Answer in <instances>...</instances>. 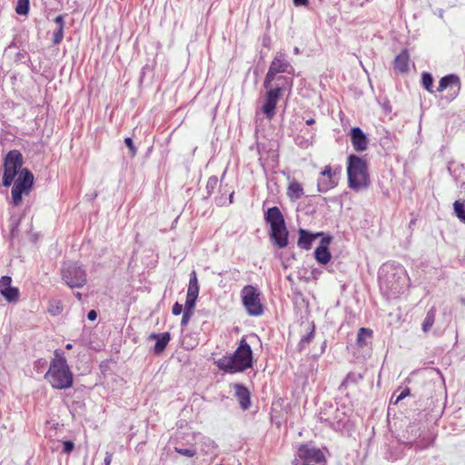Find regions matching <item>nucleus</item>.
Masks as SVG:
<instances>
[{
	"mask_svg": "<svg viewBox=\"0 0 465 465\" xmlns=\"http://www.w3.org/2000/svg\"><path fill=\"white\" fill-rule=\"evenodd\" d=\"M12 279L9 276H2L0 279V293L9 302H16L19 298L17 288L11 286Z\"/></svg>",
	"mask_w": 465,
	"mask_h": 465,
	"instance_id": "14",
	"label": "nucleus"
},
{
	"mask_svg": "<svg viewBox=\"0 0 465 465\" xmlns=\"http://www.w3.org/2000/svg\"><path fill=\"white\" fill-rule=\"evenodd\" d=\"M293 4L295 6H308L309 0H293Z\"/></svg>",
	"mask_w": 465,
	"mask_h": 465,
	"instance_id": "41",
	"label": "nucleus"
},
{
	"mask_svg": "<svg viewBox=\"0 0 465 465\" xmlns=\"http://www.w3.org/2000/svg\"><path fill=\"white\" fill-rule=\"evenodd\" d=\"M54 23L57 25V27L61 26V28H64V16L63 15L56 16L54 18Z\"/></svg>",
	"mask_w": 465,
	"mask_h": 465,
	"instance_id": "40",
	"label": "nucleus"
},
{
	"mask_svg": "<svg viewBox=\"0 0 465 465\" xmlns=\"http://www.w3.org/2000/svg\"><path fill=\"white\" fill-rule=\"evenodd\" d=\"M330 238H324L322 240L321 245L314 251L315 259L321 264H326L331 260V253L328 250V244L330 243Z\"/></svg>",
	"mask_w": 465,
	"mask_h": 465,
	"instance_id": "16",
	"label": "nucleus"
},
{
	"mask_svg": "<svg viewBox=\"0 0 465 465\" xmlns=\"http://www.w3.org/2000/svg\"><path fill=\"white\" fill-rule=\"evenodd\" d=\"M338 184L336 172L330 165H326L317 181V188L320 193H327Z\"/></svg>",
	"mask_w": 465,
	"mask_h": 465,
	"instance_id": "12",
	"label": "nucleus"
},
{
	"mask_svg": "<svg viewBox=\"0 0 465 465\" xmlns=\"http://www.w3.org/2000/svg\"><path fill=\"white\" fill-rule=\"evenodd\" d=\"M294 72L293 67L286 58V54L282 52H279L272 61L269 70L265 75L263 82L264 88H269L272 81L276 79V75L281 73L292 74Z\"/></svg>",
	"mask_w": 465,
	"mask_h": 465,
	"instance_id": "9",
	"label": "nucleus"
},
{
	"mask_svg": "<svg viewBox=\"0 0 465 465\" xmlns=\"http://www.w3.org/2000/svg\"><path fill=\"white\" fill-rule=\"evenodd\" d=\"M74 448V444L71 440H66L64 442V452L70 453Z\"/></svg>",
	"mask_w": 465,
	"mask_h": 465,
	"instance_id": "37",
	"label": "nucleus"
},
{
	"mask_svg": "<svg viewBox=\"0 0 465 465\" xmlns=\"http://www.w3.org/2000/svg\"><path fill=\"white\" fill-rule=\"evenodd\" d=\"M299 234L298 246L304 250H309L312 246V241L318 236V234L312 235L309 233L304 229H300Z\"/></svg>",
	"mask_w": 465,
	"mask_h": 465,
	"instance_id": "19",
	"label": "nucleus"
},
{
	"mask_svg": "<svg viewBox=\"0 0 465 465\" xmlns=\"http://www.w3.org/2000/svg\"><path fill=\"white\" fill-rule=\"evenodd\" d=\"M183 343L185 344L186 349H189V348H193V344H190V345H189V344H187L185 340L183 341Z\"/></svg>",
	"mask_w": 465,
	"mask_h": 465,
	"instance_id": "46",
	"label": "nucleus"
},
{
	"mask_svg": "<svg viewBox=\"0 0 465 465\" xmlns=\"http://www.w3.org/2000/svg\"><path fill=\"white\" fill-rule=\"evenodd\" d=\"M264 219L271 226L270 236L272 242L281 249L288 245V231L283 215L278 207L269 208Z\"/></svg>",
	"mask_w": 465,
	"mask_h": 465,
	"instance_id": "6",
	"label": "nucleus"
},
{
	"mask_svg": "<svg viewBox=\"0 0 465 465\" xmlns=\"http://www.w3.org/2000/svg\"><path fill=\"white\" fill-rule=\"evenodd\" d=\"M448 87H450V90H452V93L450 94V100H453L459 94L461 87L460 80L458 75L451 74L442 77L440 80L437 91L439 93H441Z\"/></svg>",
	"mask_w": 465,
	"mask_h": 465,
	"instance_id": "13",
	"label": "nucleus"
},
{
	"mask_svg": "<svg viewBox=\"0 0 465 465\" xmlns=\"http://www.w3.org/2000/svg\"><path fill=\"white\" fill-rule=\"evenodd\" d=\"M464 303H465V301H464Z\"/></svg>",
	"mask_w": 465,
	"mask_h": 465,
	"instance_id": "50",
	"label": "nucleus"
},
{
	"mask_svg": "<svg viewBox=\"0 0 465 465\" xmlns=\"http://www.w3.org/2000/svg\"><path fill=\"white\" fill-rule=\"evenodd\" d=\"M76 298L81 301L82 300V294L80 292L75 293Z\"/></svg>",
	"mask_w": 465,
	"mask_h": 465,
	"instance_id": "47",
	"label": "nucleus"
},
{
	"mask_svg": "<svg viewBox=\"0 0 465 465\" xmlns=\"http://www.w3.org/2000/svg\"><path fill=\"white\" fill-rule=\"evenodd\" d=\"M313 334H314V326L312 325L311 331H310L307 335H305V336H303V337L302 338V340H301V341H300V344H299V345H300V347H301V349H302L305 344H307V343L311 342V341H312V337H313Z\"/></svg>",
	"mask_w": 465,
	"mask_h": 465,
	"instance_id": "30",
	"label": "nucleus"
},
{
	"mask_svg": "<svg viewBox=\"0 0 465 465\" xmlns=\"http://www.w3.org/2000/svg\"><path fill=\"white\" fill-rule=\"evenodd\" d=\"M215 363L220 370L226 372L243 371L252 367V351L251 346L244 339H242L239 347L232 355L223 356Z\"/></svg>",
	"mask_w": 465,
	"mask_h": 465,
	"instance_id": "3",
	"label": "nucleus"
},
{
	"mask_svg": "<svg viewBox=\"0 0 465 465\" xmlns=\"http://www.w3.org/2000/svg\"><path fill=\"white\" fill-rule=\"evenodd\" d=\"M29 10V0H18L15 12L18 15H26Z\"/></svg>",
	"mask_w": 465,
	"mask_h": 465,
	"instance_id": "27",
	"label": "nucleus"
},
{
	"mask_svg": "<svg viewBox=\"0 0 465 465\" xmlns=\"http://www.w3.org/2000/svg\"><path fill=\"white\" fill-rule=\"evenodd\" d=\"M65 348L67 350H71L73 348V345L71 343L66 344Z\"/></svg>",
	"mask_w": 465,
	"mask_h": 465,
	"instance_id": "48",
	"label": "nucleus"
},
{
	"mask_svg": "<svg viewBox=\"0 0 465 465\" xmlns=\"http://www.w3.org/2000/svg\"><path fill=\"white\" fill-rule=\"evenodd\" d=\"M313 123H314V119H312V118L308 119V120L306 121V124H307L308 125H311V124H312Z\"/></svg>",
	"mask_w": 465,
	"mask_h": 465,
	"instance_id": "44",
	"label": "nucleus"
},
{
	"mask_svg": "<svg viewBox=\"0 0 465 465\" xmlns=\"http://www.w3.org/2000/svg\"><path fill=\"white\" fill-rule=\"evenodd\" d=\"M267 92L264 98V103L261 107V112L266 116L268 120H272L275 115L276 105L279 102L280 96L283 91L282 87L276 86L272 87V84L269 88H266Z\"/></svg>",
	"mask_w": 465,
	"mask_h": 465,
	"instance_id": "11",
	"label": "nucleus"
},
{
	"mask_svg": "<svg viewBox=\"0 0 465 465\" xmlns=\"http://www.w3.org/2000/svg\"><path fill=\"white\" fill-rule=\"evenodd\" d=\"M372 335V331L368 328H361L357 334V344L360 347H364L367 345V340L370 339Z\"/></svg>",
	"mask_w": 465,
	"mask_h": 465,
	"instance_id": "24",
	"label": "nucleus"
},
{
	"mask_svg": "<svg viewBox=\"0 0 465 465\" xmlns=\"http://www.w3.org/2000/svg\"><path fill=\"white\" fill-rule=\"evenodd\" d=\"M323 460L324 456L319 449L303 445L299 448L293 465H317L322 463Z\"/></svg>",
	"mask_w": 465,
	"mask_h": 465,
	"instance_id": "10",
	"label": "nucleus"
},
{
	"mask_svg": "<svg viewBox=\"0 0 465 465\" xmlns=\"http://www.w3.org/2000/svg\"><path fill=\"white\" fill-rule=\"evenodd\" d=\"M192 315H193V312H185L184 311L182 321H181V325L185 326L188 323V322L190 321Z\"/></svg>",
	"mask_w": 465,
	"mask_h": 465,
	"instance_id": "36",
	"label": "nucleus"
},
{
	"mask_svg": "<svg viewBox=\"0 0 465 465\" xmlns=\"http://www.w3.org/2000/svg\"><path fill=\"white\" fill-rule=\"evenodd\" d=\"M183 312V305L179 302H175L173 306L172 312L173 315H179Z\"/></svg>",
	"mask_w": 465,
	"mask_h": 465,
	"instance_id": "38",
	"label": "nucleus"
},
{
	"mask_svg": "<svg viewBox=\"0 0 465 465\" xmlns=\"http://www.w3.org/2000/svg\"><path fill=\"white\" fill-rule=\"evenodd\" d=\"M261 293L252 285H246L241 291L242 304L251 316H260L263 313V306L261 302Z\"/></svg>",
	"mask_w": 465,
	"mask_h": 465,
	"instance_id": "8",
	"label": "nucleus"
},
{
	"mask_svg": "<svg viewBox=\"0 0 465 465\" xmlns=\"http://www.w3.org/2000/svg\"><path fill=\"white\" fill-rule=\"evenodd\" d=\"M64 38V28L58 26L53 33V43L54 45H59Z\"/></svg>",
	"mask_w": 465,
	"mask_h": 465,
	"instance_id": "29",
	"label": "nucleus"
},
{
	"mask_svg": "<svg viewBox=\"0 0 465 465\" xmlns=\"http://www.w3.org/2000/svg\"><path fill=\"white\" fill-rule=\"evenodd\" d=\"M422 84L426 90H428L429 92H432L431 88L433 85V78L430 74H422Z\"/></svg>",
	"mask_w": 465,
	"mask_h": 465,
	"instance_id": "28",
	"label": "nucleus"
},
{
	"mask_svg": "<svg viewBox=\"0 0 465 465\" xmlns=\"http://www.w3.org/2000/svg\"><path fill=\"white\" fill-rule=\"evenodd\" d=\"M87 318L89 321H94L97 318V312L94 310H91L87 314Z\"/></svg>",
	"mask_w": 465,
	"mask_h": 465,
	"instance_id": "42",
	"label": "nucleus"
},
{
	"mask_svg": "<svg viewBox=\"0 0 465 465\" xmlns=\"http://www.w3.org/2000/svg\"><path fill=\"white\" fill-rule=\"evenodd\" d=\"M232 193L230 195V202L232 203Z\"/></svg>",
	"mask_w": 465,
	"mask_h": 465,
	"instance_id": "49",
	"label": "nucleus"
},
{
	"mask_svg": "<svg viewBox=\"0 0 465 465\" xmlns=\"http://www.w3.org/2000/svg\"><path fill=\"white\" fill-rule=\"evenodd\" d=\"M351 139L353 148L358 152H363L368 148V139L360 127L351 130Z\"/></svg>",
	"mask_w": 465,
	"mask_h": 465,
	"instance_id": "15",
	"label": "nucleus"
},
{
	"mask_svg": "<svg viewBox=\"0 0 465 465\" xmlns=\"http://www.w3.org/2000/svg\"><path fill=\"white\" fill-rule=\"evenodd\" d=\"M410 394V390L408 388L401 391L400 395L397 396V398L394 400L393 403L397 404L400 401L403 400L405 397H407Z\"/></svg>",
	"mask_w": 465,
	"mask_h": 465,
	"instance_id": "35",
	"label": "nucleus"
},
{
	"mask_svg": "<svg viewBox=\"0 0 465 465\" xmlns=\"http://www.w3.org/2000/svg\"><path fill=\"white\" fill-rule=\"evenodd\" d=\"M347 174L349 187L356 192L370 184L367 162L360 156L351 154L348 157Z\"/></svg>",
	"mask_w": 465,
	"mask_h": 465,
	"instance_id": "5",
	"label": "nucleus"
},
{
	"mask_svg": "<svg viewBox=\"0 0 465 465\" xmlns=\"http://www.w3.org/2000/svg\"><path fill=\"white\" fill-rule=\"evenodd\" d=\"M23 156L17 150L10 151L4 163L3 185L10 186L14 182L11 191V203L19 206L23 196L28 195L34 183V175L27 169H22Z\"/></svg>",
	"mask_w": 465,
	"mask_h": 465,
	"instance_id": "1",
	"label": "nucleus"
},
{
	"mask_svg": "<svg viewBox=\"0 0 465 465\" xmlns=\"http://www.w3.org/2000/svg\"><path fill=\"white\" fill-rule=\"evenodd\" d=\"M453 208L455 214L460 219V221L465 223V203L460 201H455L453 203Z\"/></svg>",
	"mask_w": 465,
	"mask_h": 465,
	"instance_id": "26",
	"label": "nucleus"
},
{
	"mask_svg": "<svg viewBox=\"0 0 465 465\" xmlns=\"http://www.w3.org/2000/svg\"><path fill=\"white\" fill-rule=\"evenodd\" d=\"M199 294V285L195 271H193L190 274V281L187 289V295L189 297L197 298Z\"/></svg>",
	"mask_w": 465,
	"mask_h": 465,
	"instance_id": "21",
	"label": "nucleus"
},
{
	"mask_svg": "<svg viewBox=\"0 0 465 465\" xmlns=\"http://www.w3.org/2000/svg\"><path fill=\"white\" fill-rule=\"evenodd\" d=\"M287 195L292 200H298L303 195V188L300 183L293 180L289 183Z\"/></svg>",
	"mask_w": 465,
	"mask_h": 465,
	"instance_id": "20",
	"label": "nucleus"
},
{
	"mask_svg": "<svg viewBox=\"0 0 465 465\" xmlns=\"http://www.w3.org/2000/svg\"><path fill=\"white\" fill-rule=\"evenodd\" d=\"M408 274L402 266H385L380 275L381 289L391 297H396L408 287Z\"/></svg>",
	"mask_w": 465,
	"mask_h": 465,
	"instance_id": "4",
	"label": "nucleus"
},
{
	"mask_svg": "<svg viewBox=\"0 0 465 465\" xmlns=\"http://www.w3.org/2000/svg\"><path fill=\"white\" fill-rule=\"evenodd\" d=\"M435 317H436V309L434 307H432L428 311L426 317L422 322V331L424 332H428L430 331L431 327L434 324Z\"/></svg>",
	"mask_w": 465,
	"mask_h": 465,
	"instance_id": "23",
	"label": "nucleus"
},
{
	"mask_svg": "<svg viewBox=\"0 0 465 465\" xmlns=\"http://www.w3.org/2000/svg\"><path fill=\"white\" fill-rule=\"evenodd\" d=\"M196 299L194 297H189L186 296V302H185V312H193V310L195 307Z\"/></svg>",
	"mask_w": 465,
	"mask_h": 465,
	"instance_id": "31",
	"label": "nucleus"
},
{
	"mask_svg": "<svg viewBox=\"0 0 465 465\" xmlns=\"http://www.w3.org/2000/svg\"><path fill=\"white\" fill-rule=\"evenodd\" d=\"M124 143L129 148L131 155L134 156L135 153H136V149H135V147L134 145L132 138H130V137L125 138L124 139Z\"/></svg>",
	"mask_w": 465,
	"mask_h": 465,
	"instance_id": "34",
	"label": "nucleus"
},
{
	"mask_svg": "<svg viewBox=\"0 0 465 465\" xmlns=\"http://www.w3.org/2000/svg\"><path fill=\"white\" fill-rule=\"evenodd\" d=\"M19 220L15 217L12 216L10 219V233L11 236L14 237L18 227Z\"/></svg>",
	"mask_w": 465,
	"mask_h": 465,
	"instance_id": "33",
	"label": "nucleus"
},
{
	"mask_svg": "<svg viewBox=\"0 0 465 465\" xmlns=\"http://www.w3.org/2000/svg\"><path fill=\"white\" fill-rule=\"evenodd\" d=\"M62 279L70 288H81L86 282L85 270L77 262H65L62 269Z\"/></svg>",
	"mask_w": 465,
	"mask_h": 465,
	"instance_id": "7",
	"label": "nucleus"
},
{
	"mask_svg": "<svg viewBox=\"0 0 465 465\" xmlns=\"http://www.w3.org/2000/svg\"><path fill=\"white\" fill-rule=\"evenodd\" d=\"M112 461V455L110 453H106L104 458V465H110Z\"/></svg>",
	"mask_w": 465,
	"mask_h": 465,
	"instance_id": "43",
	"label": "nucleus"
},
{
	"mask_svg": "<svg viewBox=\"0 0 465 465\" xmlns=\"http://www.w3.org/2000/svg\"><path fill=\"white\" fill-rule=\"evenodd\" d=\"M149 339L156 340L155 345L153 347V352L155 354H160L165 350L168 342L170 341L171 336L169 332H163L159 334L152 333L149 336Z\"/></svg>",
	"mask_w": 465,
	"mask_h": 465,
	"instance_id": "17",
	"label": "nucleus"
},
{
	"mask_svg": "<svg viewBox=\"0 0 465 465\" xmlns=\"http://www.w3.org/2000/svg\"><path fill=\"white\" fill-rule=\"evenodd\" d=\"M47 311L52 315H58L63 311V306L60 301L58 300H51L48 304Z\"/></svg>",
	"mask_w": 465,
	"mask_h": 465,
	"instance_id": "25",
	"label": "nucleus"
},
{
	"mask_svg": "<svg viewBox=\"0 0 465 465\" xmlns=\"http://www.w3.org/2000/svg\"><path fill=\"white\" fill-rule=\"evenodd\" d=\"M235 395L239 400V402L243 410H246L250 406V393L249 391L241 384H235L233 386Z\"/></svg>",
	"mask_w": 465,
	"mask_h": 465,
	"instance_id": "18",
	"label": "nucleus"
},
{
	"mask_svg": "<svg viewBox=\"0 0 465 465\" xmlns=\"http://www.w3.org/2000/svg\"><path fill=\"white\" fill-rule=\"evenodd\" d=\"M409 55L406 51L401 52L398 54L394 60V67L400 72H405L408 70Z\"/></svg>",
	"mask_w": 465,
	"mask_h": 465,
	"instance_id": "22",
	"label": "nucleus"
},
{
	"mask_svg": "<svg viewBox=\"0 0 465 465\" xmlns=\"http://www.w3.org/2000/svg\"><path fill=\"white\" fill-rule=\"evenodd\" d=\"M218 183V179L216 177H211L208 179V182H207V189H213Z\"/></svg>",
	"mask_w": 465,
	"mask_h": 465,
	"instance_id": "39",
	"label": "nucleus"
},
{
	"mask_svg": "<svg viewBox=\"0 0 465 465\" xmlns=\"http://www.w3.org/2000/svg\"><path fill=\"white\" fill-rule=\"evenodd\" d=\"M293 53H294L295 54H299L301 53V51H300L299 47H294V49H293Z\"/></svg>",
	"mask_w": 465,
	"mask_h": 465,
	"instance_id": "45",
	"label": "nucleus"
},
{
	"mask_svg": "<svg viewBox=\"0 0 465 465\" xmlns=\"http://www.w3.org/2000/svg\"><path fill=\"white\" fill-rule=\"evenodd\" d=\"M175 451L179 454L185 456V457H193L195 455V450L193 449H183V448H175Z\"/></svg>",
	"mask_w": 465,
	"mask_h": 465,
	"instance_id": "32",
	"label": "nucleus"
},
{
	"mask_svg": "<svg viewBox=\"0 0 465 465\" xmlns=\"http://www.w3.org/2000/svg\"><path fill=\"white\" fill-rule=\"evenodd\" d=\"M45 379L56 390H65L73 385L74 375L71 371L64 353L54 351V358L51 361Z\"/></svg>",
	"mask_w": 465,
	"mask_h": 465,
	"instance_id": "2",
	"label": "nucleus"
}]
</instances>
